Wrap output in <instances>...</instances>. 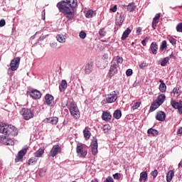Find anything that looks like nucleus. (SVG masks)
Here are the masks:
<instances>
[{"instance_id": "62", "label": "nucleus", "mask_w": 182, "mask_h": 182, "mask_svg": "<svg viewBox=\"0 0 182 182\" xmlns=\"http://www.w3.org/2000/svg\"><path fill=\"white\" fill-rule=\"evenodd\" d=\"M149 37H146L145 39H144V41H145V42H147V41H149Z\"/></svg>"}, {"instance_id": "57", "label": "nucleus", "mask_w": 182, "mask_h": 182, "mask_svg": "<svg viewBox=\"0 0 182 182\" xmlns=\"http://www.w3.org/2000/svg\"><path fill=\"white\" fill-rule=\"evenodd\" d=\"M136 33H138V35H140V33H141V27H138L136 28Z\"/></svg>"}, {"instance_id": "45", "label": "nucleus", "mask_w": 182, "mask_h": 182, "mask_svg": "<svg viewBox=\"0 0 182 182\" xmlns=\"http://www.w3.org/2000/svg\"><path fill=\"white\" fill-rule=\"evenodd\" d=\"M176 31H177V32H181V33H182V23H179L176 26Z\"/></svg>"}, {"instance_id": "16", "label": "nucleus", "mask_w": 182, "mask_h": 182, "mask_svg": "<svg viewBox=\"0 0 182 182\" xmlns=\"http://www.w3.org/2000/svg\"><path fill=\"white\" fill-rule=\"evenodd\" d=\"M91 149L93 156H96V154H97V139H93L91 143Z\"/></svg>"}, {"instance_id": "21", "label": "nucleus", "mask_w": 182, "mask_h": 182, "mask_svg": "<svg viewBox=\"0 0 182 182\" xmlns=\"http://www.w3.org/2000/svg\"><path fill=\"white\" fill-rule=\"evenodd\" d=\"M102 119L105 120V122H110V120H112V114H110V112H103Z\"/></svg>"}, {"instance_id": "40", "label": "nucleus", "mask_w": 182, "mask_h": 182, "mask_svg": "<svg viewBox=\"0 0 182 182\" xmlns=\"http://www.w3.org/2000/svg\"><path fill=\"white\" fill-rule=\"evenodd\" d=\"M170 61V58H164V60L161 62V66H166V65H167L168 62Z\"/></svg>"}, {"instance_id": "13", "label": "nucleus", "mask_w": 182, "mask_h": 182, "mask_svg": "<svg viewBox=\"0 0 182 182\" xmlns=\"http://www.w3.org/2000/svg\"><path fill=\"white\" fill-rule=\"evenodd\" d=\"M171 105L173 109H177L179 114L182 115V104L180 102H176V100H172L171 101Z\"/></svg>"}, {"instance_id": "56", "label": "nucleus", "mask_w": 182, "mask_h": 182, "mask_svg": "<svg viewBox=\"0 0 182 182\" xmlns=\"http://www.w3.org/2000/svg\"><path fill=\"white\" fill-rule=\"evenodd\" d=\"M50 47L53 48H56V46H58V43H52L50 44Z\"/></svg>"}, {"instance_id": "35", "label": "nucleus", "mask_w": 182, "mask_h": 182, "mask_svg": "<svg viewBox=\"0 0 182 182\" xmlns=\"http://www.w3.org/2000/svg\"><path fill=\"white\" fill-rule=\"evenodd\" d=\"M148 134H151L152 136H159V131H157L156 129L150 128L149 129H148L147 132Z\"/></svg>"}, {"instance_id": "42", "label": "nucleus", "mask_w": 182, "mask_h": 182, "mask_svg": "<svg viewBox=\"0 0 182 182\" xmlns=\"http://www.w3.org/2000/svg\"><path fill=\"white\" fill-rule=\"evenodd\" d=\"M159 175V171L157 169H155L151 172V176H152L153 178H156L157 176Z\"/></svg>"}, {"instance_id": "3", "label": "nucleus", "mask_w": 182, "mask_h": 182, "mask_svg": "<svg viewBox=\"0 0 182 182\" xmlns=\"http://www.w3.org/2000/svg\"><path fill=\"white\" fill-rule=\"evenodd\" d=\"M68 109L73 119H79V117H80V111H79L77 105H76L75 102H70V107Z\"/></svg>"}, {"instance_id": "30", "label": "nucleus", "mask_w": 182, "mask_h": 182, "mask_svg": "<svg viewBox=\"0 0 182 182\" xmlns=\"http://www.w3.org/2000/svg\"><path fill=\"white\" fill-rule=\"evenodd\" d=\"M83 134H84V137H85V139H86V140H89V139H90V136H92V133H90V131H89L87 127H86L83 130Z\"/></svg>"}, {"instance_id": "60", "label": "nucleus", "mask_w": 182, "mask_h": 182, "mask_svg": "<svg viewBox=\"0 0 182 182\" xmlns=\"http://www.w3.org/2000/svg\"><path fill=\"white\" fill-rule=\"evenodd\" d=\"M45 38H46V36H41V37L38 38V41H43V39H45Z\"/></svg>"}, {"instance_id": "61", "label": "nucleus", "mask_w": 182, "mask_h": 182, "mask_svg": "<svg viewBox=\"0 0 182 182\" xmlns=\"http://www.w3.org/2000/svg\"><path fill=\"white\" fill-rule=\"evenodd\" d=\"M141 43H142L143 46H146V40H143V41H141Z\"/></svg>"}, {"instance_id": "6", "label": "nucleus", "mask_w": 182, "mask_h": 182, "mask_svg": "<svg viewBox=\"0 0 182 182\" xmlns=\"http://www.w3.org/2000/svg\"><path fill=\"white\" fill-rule=\"evenodd\" d=\"M21 62V58L16 57L13 59L10 63V68L9 70H12V72H15V70H18V68H19V63Z\"/></svg>"}, {"instance_id": "37", "label": "nucleus", "mask_w": 182, "mask_h": 182, "mask_svg": "<svg viewBox=\"0 0 182 182\" xmlns=\"http://www.w3.org/2000/svg\"><path fill=\"white\" fill-rule=\"evenodd\" d=\"M114 117L119 119L122 117V111L120 109H117L114 112Z\"/></svg>"}, {"instance_id": "1", "label": "nucleus", "mask_w": 182, "mask_h": 182, "mask_svg": "<svg viewBox=\"0 0 182 182\" xmlns=\"http://www.w3.org/2000/svg\"><path fill=\"white\" fill-rule=\"evenodd\" d=\"M76 6H77V0H62L56 4L59 12L63 14L69 21H72L75 18V8Z\"/></svg>"}, {"instance_id": "27", "label": "nucleus", "mask_w": 182, "mask_h": 182, "mask_svg": "<svg viewBox=\"0 0 182 182\" xmlns=\"http://www.w3.org/2000/svg\"><path fill=\"white\" fill-rule=\"evenodd\" d=\"M66 87H68V82H66V80H63L59 86V90L60 92H64Z\"/></svg>"}, {"instance_id": "18", "label": "nucleus", "mask_w": 182, "mask_h": 182, "mask_svg": "<svg viewBox=\"0 0 182 182\" xmlns=\"http://www.w3.org/2000/svg\"><path fill=\"white\" fill-rule=\"evenodd\" d=\"M156 119L159 122H164L166 120V113L163 111L156 112Z\"/></svg>"}, {"instance_id": "48", "label": "nucleus", "mask_w": 182, "mask_h": 182, "mask_svg": "<svg viewBox=\"0 0 182 182\" xmlns=\"http://www.w3.org/2000/svg\"><path fill=\"white\" fill-rule=\"evenodd\" d=\"M126 75H127V76H132V75H133V70H132V69H128V70L126 71Z\"/></svg>"}, {"instance_id": "14", "label": "nucleus", "mask_w": 182, "mask_h": 182, "mask_svg": "<svg viewBox=\"0 0 182 182\" xmlns=\"http://www.w3.org/2000/svg\"><path fill=\"white\" fill-rule=\"evenodd\" d=\"M116 100H117V94H116V91H113L112 94L106 97V102L108 103H114Z\"/></svg>"}, {"instance_id": "7", "label": "nucleus", "mask_w": 182, "mask_h": 182, "mask_svg": "<svg viewBox=\"0 0 182 182\" xmlns=\"http://www.w3.org/2000/svg\"><path fill=\"white\" fill-rule=\"evenodd\" d=\"M0 143L4 144V146H14V144H15L14 139L8 138L4 135L0 136Z\"/></svg>"}, {"instance_id": "22", "label": "nucleus", "mask_w": 182, "mask_h": 182, "mask_svg": "<svg viewBox=\"0 0 182 182\" xmlns=\"http://www.w3.org/2000/svg\"><path fill=\"white\" fill-rule=\"evenodd\" d=\"M159 21H160V14H157L153 18L152 28L154 30L157 28V23H159Z\"/></svg>"}, {"instance_id": "11", "label": "nucleus", "mask_w": 182, "mask_h": 182, "mask_svg": "<svg viewBox=\"0 0 182 182\" xmlns=\"http://www.w3.org/2000/svg\"><path fill=\"white\" fill-rule=\"evenodd\" d=\"M45 104L48 106H53L55 103V98L50 94H46L45 95Z\"/></svg>"}, {"instance_id": "10", "label": "nucleus", "mask_w": 182, "mask_h": 182, "mask_svg": "<svg viewBox=\"0 0 182 182\" xmlns=\"http://www.w3.org/2000/svg\"><path fill=\"white\" fill-rule=\"evenodd\" d=\"M28 153V150L26 149H23L18 151L16 159L15 162L19 163V161H22L23 160V156Z\"/></svg>"}, {"instance_id": "34", "label": "nucleus", "mask_w": 182, "mask_h": 182, "mask_svg": "<svg viewBox=\"0 0 182 182\" xmlns=\"http://www.w3.org/2000/svg\"><path fill=\"white\" fill-rule=\"evenodd\" d=\"M96 16V13L93 10H89L86 14H85V18H93L94 16Z\"/></svg>"}, {"instance_id": "17", "label": "nucleus", "mask_w": 182, "mask_h": 182, "mask_svg": "<svg viewBox=\"0 0 182 182\" xmlns=\"http://www.w3.org/2000/svg\"><path fill=\"white\" fill-rule=\"evenodd\" d=\"M58 122H59V118L57 117H52L44 119V123H50V124H58Z\"/></svg>"}, {"instance_id": "2", "label": "nucleus", "mask_w": 182, "mask_h": 182, "mask_svg": "<svg viewBox=\"0 0 182 182\" xmlns=\"http://www.w3.org/2000/svg\"><path fill=\"white\" fill-rule=\"evenodd\" d=\"M0 133L5 134V136H17L18 129L15 126L10 124L8 125L5 123H0Z\"/></svg>"}, {"instance_id": "46", "label": "nucleus", "mask_w": 182, "mask_h": 182, "mask_svg": "<svg viewBox=\"0 0 182 182\" xmlns=\"http://www.w3.org/2000/svg\"><path fill=\"white\" fill-rule=\"evenodd\" d=\"M99 35H100V36H106V31H105V28H101L99 31Z\"/></svg>"}, {"instance_id": "9", "label": "nucleus", "mask_w": 182, "mask_h": 182, "mask_svg": "<svg viewBox=\"0 0 182 182\" xmlns=\"http://www.w3.org/2000/svg\"><path fill=\"white\" fill-rule=\"evenodd\" d=\"M76 151L80 157H86L87 154V151L83 149V144H77Z\"/></svg>"}, {"instance_id": "59", "label": "nucleus", "mask_w": 182, "mask_h": 182, "mask_svg": "<svg viewBox=\"0 0 182 182\" xmlns=\"http://www.w3.org/2000/svg\"><path fill=\"white\" fill-rule=\"evenodd\" d=\"M178 134H182V127L179 128L177 131Z\"/></svg>"}, {"instance_id": "58", "label": "nucleus", "mask_w": 182, "mask_h": 182, "mask_svg": "<svg viewBox=\"0 0 182 182\" xmlns=\"http://www.w3.org/2000/svg\"><path fill=\"white\" fill-rule=\"evenodd\" d=\"M46 14V13L45 12V10H43V11H42V19L43 20V21H45V15Z\"/></svg>"}, {"instance_id": "29", "label": "nucleus", "mask_w": 182, "mask_h": 182, "mask_svg": "<svg viewBox=\"0 0 182 182\" xmlns=\"http://www.w3.org/2000/svg\"><path fill=\"white\" fill-rule=\"evenodd\" d=\"M56 39L60 43H65V42H66V37L62 34L57 35Z\"/></svg>"}, {"instance_id": "26", "label": "nucleus", "mask_w": 182, "mask_h": 182, "mask_svg": "<svg viewBox=\"0 0 182 182\" xmlns=\"http://www.w3.org/2000/svg\"><path fill=\"white\" fill-rule=\"evenodd\" d=\"M130 33H132V30H130V28H127V30L125 31H124L122 36L121 38L122 41H126V39H127V38H129V35H130Z\"/></svg>"}, {"instance_id": "55", "label": "nucleus", "mask_w": 182, "mask_h": 182, "mask_svg": "<svg viewBox=\"0 0 182 182\" xmlns=\"http://www.w3.org/2000/svg\"><path fill=\"white\" fill-rule=\"evenodd\" d=\"M167 58H169V60H170V59H173V58L176 59V56L174 55L173 53H171V54L169 56H168Z\"/></svg>"}, {"instance_id": "15", "label": "nucleus", "mask_w": 182, "mask_h": 182, "mask_svg": "<svg viewBox=\"0 0 182 182\" xmlns=\"http://www.w3.org/2000/svg\"><path fill=\"white\" fill-rule=\"evenodd\" d=\"M29 95L32 99H41L42 97V93L37 90H33L29 92Z\"/></svg>"}, {"instance_id": "64", "label": "nucleus", "mask_w": 182, "mask_h": 182, "mask_svg": "<svg viewBox=\"0 0 182 182\" xmlns=\"http://www.w3.org/2000/svg\"><path fill=\"white\" fill-rule=\"evenodd\" d=\"M91 182H98L97 180H92Z\"/></svg>"}, {"instance_id": "44", "label": "nucleus", "mask_w": 182, "mask_h": 182, "mask_svg": "<svg viewBox=\"0 0 182 182\" xmlns=\"http://www.w3.org/2000/svg\"><path fill=\"white\" fill-rule=\"evenodd\" d=\"M169 42L170 43H171V45L174 46L177 43V40H176V38H174L171 37L169 38Z\"/></svg>"}, {"instance_id": "24", "label": "nucleus", "mask_w": 182, "mask_h": 182, "mask_svg": "<svg viewBox=\"0 0 182 182\" xmlns=\"http://www.w3.org/2000/svg\"><path fill=\"white\" fill-rule=\"evenodd\" d=\"M161 105L158 102L155 101L154 102L150 107L149 112H154L156 109H159Z\"/></svg>"}, {"instance_id": "4", "label": "nucleus", "mask_w": 182, "mask_h": 182, "mask_svg": "<svg viewBox=\"0 0 182 182\" xmlns=\"http://www.w3.org/2000/svg\"><path fill=\"white\" fill-rule=\"evenodd\" d=\"M21 116H23L24 120H31L33 119L35 116L33 112L28 108H23L20 112Z\"/></svg>"}, {"instance_id": "52", "label": "nucleus", "mask_w": 182, "mask_h": 182, "mask_svg": "<svg viewBox=\"0 0 182 182\" xmlns=\"http://www.w3.org/2000/svg\"><path fill=\"white\" fill-rule=\"evenodd\" d=\"M106 182H114V181L113 180V178L112 176H108L106 178Z\"/></svg>"}, {"instance_id": "25", "label": "nucleus", "mask_w": 182, "mask_h": 182, "mask_svg": "<svg viewBox=\"0 0 182 182\" xmlns=\"http://www.w3.org/2000/svg\"><path fill=\"white\" fill-rule=\"evenodd\" d=\"M45 153V147H41L34 153L35 157H42Z\"/></svg>"}, {"instance_id": "8", "label": "nucleus", "mask_w": 182, "mask_h": 182, "mask_svg": "<svg viewBox=\"0 0 182 182\" xmlns=\"http://www.w3.org/2000/svg\"><path fill=\"white\" fill-rule=\"evenodd\" d=\"M62 151V148L58 144L54 145L49 154L50 157H56Z\"/></svg>"}, {"instance_id": "41", "label": "nucleus", "mask_w": 182, "mask_h": 182, "mask_svg": "<svg viewBox=\"0 0 182 182\" xmlns=\"http://www.w3.org/2000/svg\"><path fill=\"white\" fill-rule=\"evenodd\" d=\"M110 125L109 124H105L103 126V132L104 133H109V130H110Z\"/></svg>"}, {"instance_id": "33", "label": "nucleus", "mask_w": 182, "mask_h": 182, "mask_svg": "<svg viewBox=\"0 0 182 182\" xmlns=\"http://www.w3.org/2000/svg\"><path fill=\"white\" fill-rule=\"evenodd\" d=\"M165 100H166V95L161 94L158 96L156 102H159L161 105L162 103H164Z\"/></svg>"}, {"instance_id": "54", "label": "nucleus", "mask_w": 182, "mask_h": 182, "mask_svg": "<svg viewBox=\"0 0 182 182\" xmlns=\"http://www.w3.org/2000/svg\"><path fill=\"white\" fill-rule=\"evenodd\" d=\"M109 11H111V12H117V5L114 6V7L110 9Z\"/></svg>"}, {"instance_id": "12", "label": "nucleus", "mask_w": 182, "mask_h": 182, "mask_svg": "<svg viewBox=\"0 0 182 182\" xmlns=\"http://www.w3.org/2000/svg\"><path fill=\"white\" fill-rule=\"evenodd\" d=\"M95 64L93 62H90L85 65L84 72L85 75H90L93 72Z\"/></svg>"}, {"instance_id": "38", "label": "nucleus", "mask_w": 182, "mask_h": 182, "mask_svg": "<svg viewBox=\"0 0 182 182\" xmlns=\"http://www.w3.org/2000/svg\"><path fill=\"white\" fill-rule=\"evenodd\" d=\"M160 50L163 52V50H167V41H163L161 46H160Z\"/></svg>"}, {"instance_id": "19", "label": "nucleus", "mask_w": 182, "mask_h": 182, "mask_svg": "<svg viewBox=\"0 0 182 182\" xmlns=\"http://www.w3.org/2000/svg\"><path fill=\"white\" fill-rule=\"evenodd\" d=\"M123 8L127 12H133L136 9V5L134 3H129L128 5H123Z\"/></svg>"}, {"instance_id": "63", "label": "nucleus", "mask_w": 182, "mask_h": 182, "mask_svg": "<svg viewBox=\"0 0 182 182\" xmlns=\"http://www.w3.org/2000/svg\"><path fill=\"white\" fill-rule=\"evenodd\" d=\"M149 37H146L145 39H144V41H145V42H147V41H149Z\"/></svg>"}, {"instance_id": "28", "label": "nucleus", "mask_w": 182, "mask_h": 182, "mask_svg": "<svg viewBox=\"0 0 182 182\" xmlns=\"http://www.w3.org/2000/svg\"><path fill=\"white\" fill-rule=\"evenodd\" d=\"M173 177H174V171L171 170L168 171L166 175V181L171 182V180H173Z\"/></svg>"}, {"instance_id": "51", "label": "nucleus", "mask_w": 182, "mask_h": 182, "mask_svg": "<svg viewBox=\"0 0 182 182\" xmlns=\"http://www.w3.org/2000/svg\"><path fill=\"white\" fill-rule=\"evenodd\" d=\"M146 66H147V65H146V63H141L139 65L140 69H142V70L146 69Z\"/></svg>"}, {"instance_id": "20", "label": "nucleus", "mask_w": 182, "mask_h": 182, "mask_svg": "<svg viewBox=\"0 0 182 182\" xmlns=\"http://www.w3.org/2000/svg\"><path fill=\"white\" fill-rule=\"evenodd\" d=\"M149 50H151L153 55H157V50H159V45H157V43L152 42L150 46Z\"/></svg>"}, {"instance_id": "50", "label": "nucleus", "mask_w": 182, "mask_h": 182, "mask_svg": "<svg viewBox=\"0 0 182 182\" xmlns=\"http://www.w3.org/2000/svg\"><path fill=\"white\" fill-rule=\"evenodd\" d=\"M113 177L115 180H120V173H117L113 175Z\"/></svg>"}, {"instance_id": "36", "label": "nucleus", "mask_w": 182, "mask_h": 182, "mask_svg": "<svg viewBox=\"0 0 182 182\" xmlns=\"http://www.w3.org/2000/svg\"><path fill=\"white\" fill-rule=\"evenodd\" d=\"M112 60H114L115 63H117V66H119V64L123 63V58L120 56H117L113 58Z\"/></svg>"}, {"instance_id": "39", "label": "nucleus", "mask_w": 182, "mask_h": 182, "mask_svg": "<svg viewBox=\"0 0 182 182\" xmlns=\"http://www.w3.org/2000/svg\"><path fill=\"white\" fill-rule=\"evenodd\" d=\"M159 89L161 93H164L166 90H167V86L166 85V83L160 84Z\"/></svg>"}, {"instance_id": "43", "label": "nucleus", "mask_w": 182, "mask_h": 182, "mask_svg": "<svg viewBox=\"0 0 182 182\" xmlns=\"http://www.w3.org/2000/svg\"><path fill=\"white\" fill-rule=\"evenodd\" d=\"M140 105H141V102H136V103L132 106V109H133L134 110H136V109H139V107H140Z\"/></svg>"}, {"instance_id": "23", "label": "nucleus", "mask_w": 182, "mask_h": 182, "mask_svg": "<svg viewBox=\"0 0 182 182\" xmlns=\"http://www.w3.org/2000/svg\"><path fill=\"white\" fill-rule=\"evenodd\" d=\"M181 95V92H180V87H176L173 89L172 92H171V96L172 97H178V96Z\"/></svg>"}, {"instance_id": "47", "label": "nucleus", "mask_w": 182, "mask_h": 182, "mask_svg": "<svg viewBox=\"0 0 182 182\" xmlns=\"http://www.w3.org/2000/svg\"><path fill=\"white\" fill-rule=\"evenodd\" d=\"M79 36L81 39H85V38H86V33L85 31H81Z\"/></svg>"}, {"instance_id": "53", "label": "nucleus", "mask_w": 182, "mask_h": 182, "mask_svg": "<svg viewBox=\"0 0 182 182\" xmlns=\"http://www.w3.org/2000/svg\"><path fill=\"white\" fill-rule=\"evenodd\" d=\"M62 107H66L68 106V101H62L61 102Z\"/></svg>"}, {"instance_id": "31", "label": "nucleus", "mask_w": 182, "mask_h": 182, "mask_svg": "<svg viewBox=\"0 0 182 182\" xmlns=\"http://www.w3.org/2000/svg\"><path fill=\"white\" fill-rule=\"evenodd\" d=\"M139 181H147V171H144L140 173Z\"/></svg>"}, {"instance_id": "32", "label": "nucleus", "mask_w": 182, "mask_h": 182, "mask_svg": "<svg viewBox=\"0 0 182 182\" xmlns=\"http://www.w3.org/2000/svg\"><path fill=\"white\" fill-rule=\"evenodd\" d=\"M36 163H38V159H36V156H33L28 161V166H35Z\"/></svg>"}, {"instance_id": "49", "label": "nucleus", "mask_w": 182, "mask_h": 182, "mask_svg": "<svg viewBox=\"0 0 182 182\" xmlns=\"http://www.w3.org/2000/svg\"><path fill=\"white\" fill-rule=\"evenodd\" d=\"M6 25V21H5V19L0 20V28H2Z\"/></svg>"}, {"instance_id": "5", "label": "nucleus", "mask_w": 182, "mask_h": 182, "mask_svg": "<svg viewBox=\"0 0 182 182\" xmlns=\"http://www.w3.org/2000/svg\"><path fill=\"white\" fill-rule=\"evenodd\" d=\"M117 68H119V65H117L116 61L112 60L111 62V65L109 68V70L108 72V77L109 79H112L113 76H115V75H117L119 70H117Z\"/></svg>"}]
</instances>
